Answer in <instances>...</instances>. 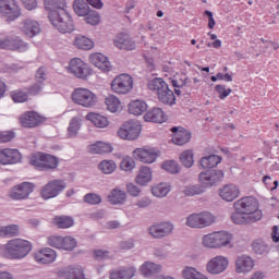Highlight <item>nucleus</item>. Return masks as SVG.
<instances>
[{
    "label": "nucleus",
    "mask_w": 279,
    "mask_h": 279,
    "mask_svg": "<svg viewBox=\"0 0 279 279\" xmlns=\"http://www.w3.org/2000/svg\"><path fill=\"white\" fill-rule=\"evenodd\" d=\"M32 252V242L23 239H13L0 245V255L10 260H21Z\"/></svg>",
    "instance_id": "nucleus-1"
},
{
    "label": "nucleus",
    "mask_w": 279,
    "mask_h": 279,
    "mask_svg": "<svg viewBox=\"0 0 279 279\" xmlns=\"http://www.w3.org/2000/svg\"><path fill=\"white\" fill-rule=\"evenodd\" d=\"M48 19L51 25L60 32L61 34H71L75 31V24L73 23V17L63 9L59 12H50Z\"/></svg>",
    "instance_id": "nucleus-2"
},
{
    "label": "nucleus",
    "mask_w": 279,
    "mask_h": 279,
    "mask_svg": "<svg viewBox=\"0 0 279 279\" xmlns=\"http://www.w3.org/2000/svg\"><path fill=\"white\" fill-rule=\"evenodd\" d=\"M234 210L243 213L253 221H260L263 219V211L258 209V202L254 197H243L238 199L234 204Z\"/></svg>",
    "instance_id": "nucleus-3"
},
{
    "label": "nucleus",
    "mask_w": 279,
    "mask_h": 279,
    "mask_svg": "<svg viewBox=\"0 0 279 279\" xmlns=\"http://www.w3.org/2000/svg\"><path fill=\"white\" fill-rule=\"evenodd\" d=\"M231 241H232V234L226 231L208 233L204 235L202 239V243L204 247H209L211 250L226 247V245H230Z\"/></svg>",
    "instance_id": "nucleus-4"
},
{
    "label": "nucleus",
    "mask_w": 279,
    "mask_h": 279,
    "mask_svg": "<svg viewBox=\"0 0 279 279\" xmlns=\"http://www.w3.org/2000/svg\"><path fill=\"white\" fill-rule=\"evenodd\" d=\"M29 165L38 169V171H49L58 169L59 161L58 157L53 155L38 153L31 158Z\"/></svg>",
    "instance_id": "nucleus-5"
},
{
    "label": "nucleus",
    "mask_w": 279,
    "mask_h": 279,
    "mask_svg": "<svg viewBox=\"0 0 279 279\" xmlns=\"http://www.w3.org/2000/svg\"><path fill=\"white\" fill-rule=\"evenodd\" d=\"M72 101L83 108H93L97 105V96L87 88H76L72 93Z\"/></svg>",
    "instance_id": "nucleus-6"
},
{
    "label": "nucleus",
    "mask_w": 279,
    "mask_h": 279,
    "mask_svg": "<svg viewBox=\"0 0 279 279\" xmlns=\"http://www.w3.org/2000/svg\"><path fill=\"white\" fill-rule=\"evenodd\" d=\"M141 122L136 120H130L124 122L118 130L119 138L123 141H136L141 136Z\"/></svg>",
    "instance_id": "nucleus-7"
},
{
    "label": "nucleus",
    "mask_w": 279,
    "mask_h": 279,
    "mask_svg": "<svg viewBox=\"0 0 279 279\" xmlns=\"http://www.w3.org/2000/svg\"><path fill=\"white\" fill-rule=\"evenodd\" d=\"M215 223V216L208 211L192 214L187 216L185 226L189 228H208Z\"/></svg>",
    "instance_id": "nucleus-8"
},
{
    "label": "nucleus",
    "mask_w": 279,
    "mask_h": 279,
    "mask_svg": "<svg viewBox=\"0 0 279 279\" xmlns=\"http://www.w3.org/2000/svg\"><path fill=\"white\" fill-rule=\"evenodd\" d=\"M134 88V80L129 74H120L111 82V90L118 95H128Z\"/></svg>",
    "instance_id": "nucleus-9"
},
{
    "label": "nucleus",
    "mask_w": 279,
    "mask_h": 279,
    "mask_svg": "<svg viewBox=\"0 0 279 279\" xmlns=\"http://www.w3.org/2000/svg\"><path fill=\"white\" fill-rule=\"evenodd\" d=\"M223 180V171L221 170H206L198 174V182L204 189H210Z\"/></svg>",
    "instance_id": "nucleus-10"
},
{
    "label": "nucleus",
    "mask_w": 279,
    "mask_h": 279,
    "mask_svg": "<svg viewBox=\"0 0 279 279\" xmlns=\"http://www.w3.org/2000/svg\"><path fill=\"white\" fill-rule=\"evenodd\" d=\"M0 14L8 21H16L21 16V7L16 0H0Z\"/></svg>",
    "instance_id": "nucleus-11"
},
{
    "label": "nucleus",
    "mask_w": 279,
    "mask_h": 279,
    "mask_svg": "<svg viewBox=\"0 0 279 279\" xmlns=\"http://www.w3.org/2000/svg\"><path fill=\"white\" fill-rule=\"evenodd\" d=\"M64 189H66L64 180H51L43 186L41 197L43 199H52V197H58Z\"/></svg>",
    "instance_id": "nucleus-12"
},
{
    "label": "nucleus",
    "mask_w": 279,
    "mask_h": 279,
    "mask_svg": "<svg viewBox=\"0 0 279 279\" xmlns=\"http://www.w3.org/2000/svg\"><path fill=\"white\" fill-rule=\"evenodd\" d=\"M228 265H230V260H228V257L223 255H218L207 262L206 271L211 276H219V274H223V271L228 269Z\"/></svg>",
    "instance_id": "nucleus-13"
},
{
    "label": "nucleus",
    "mask_w": 279,
    "mask_h": 279,
    "mask_svg": "<svg viewBox=\"0 0 279 279\" xmlns=\"http://www.w3.org/2000/svg\"><path fill=\"white\" fill-rule=\"evenodd\" d=\"M68 71L80 80H86L90 75V68L80 58L70 61Z\"/></svg>",
    "instance_id": "nucleus-14"
},
{
    "label": "nucleus",
    "mask_w": 279,
    "mask_h": 279,
    "mask_svg": "<svg viewBox=\"0 0 279 279\" xmlns=\"http://www.w3.org/2000/svg\"><path fill=\"white\" fill-rule=\"evenodd\" d=\"M0 49L9 51H27L29 45L20 37H7L0 39Z\"/></svg>",
    "instance_id": "nucleus-15"
},
{
    "label": "nucleus",
    "mask_w": 279,
    "mask_h": 279,
    "mask_svg": "<svg viewBox=\"0 0 279 279\" xmlns=\"http://www.w3.org/2000/svg\"><path fill=\"white\" fill-rule=\"evenodd\" d=\"M35 185L32 182H23L11 189V199H27L34 193Z\"/></svg>",
    "instance_id": "nucleus-16"
},
{
    "label": "nucleus",
    "mask_w": 279,
    "mask_h": 279,
    "mask_svg": "<svg viewBox=\"0 0 279 279\" xmlns=\"http://www.w3.org/2000/svg\"><path fill=\"white\" fill-rule=\"evenodd\" d=\"M148 233L153 239H165L173 234V225L171 222H159L149 227Z\"/></svg>",
    "instance_id": "nucleus-17"
},
{
    "label": "nucleus",
    "mask_w": 279,
    "mask_h": 279,
    "mask_svg": "<svg viewBox=\"0 0 279 279\" xmlns=\"http://www.w3.org/2000/svg\"><path fill=\"white\" fill-rule=\"evenodd\" d=\"M133 156L141 162L151 165L153 162H156V159L158 158V151H156L155 148H136L133 151Z\"/></svg>",
    "instance_id": "nucleus-18"
},
{
    "label": "nucleus",
    "mask_w": 279,
    "mask_h": 279,
    "mask_svg": "<svg viewBox=\"0 0 279 279\" xmlns=\"http://www.w3.org/2000/svg\"><path fill=\"white\" fill-rule=\"evenodd\" d=\"M22 128H38L43 123V117L36 111H27L20 117Z\"/></svg>",
    "instance_id": "nucleus-19"
},
{
    "label": "nucleus",
    "mask_w": 279,
    "mask_h": 279,
    "mask_svg": "<svg viewBox=\"0 0 279 279\" xmlns=\"http://www.w3.org/2000/svg\"><path fill=\"white\" fill-rule=\"evenodd\" d=\"M16 162H21V153L19 149L4 148L0 150L1 165H16Z\"/></svg>",
    "instance_id": "nucleus-20"
},
{
    "label": "nucleus",
    "mask_w": 279,
    "mask_h": 279,
    "mask_svg": "<svg viewBox=\"0 0 279 279\" xmlns=\"http://www.w3.org/2000/svg\"><path fill=\"white\" fill-rule=\"evenodd\" d=\"M59 276L64 279H86L82 266H68L59 271Z\"/></svg>",
    "instance_id": "nucleus-21"
},
{
    "label": "nucleus",
    "mask_w": 279,
    "mask_h": 279,
    "mask_svg": "<svg viewBox=\"0 0 279 279\" xmlns=\"http://www.w3.org/2000/svg\"><path fill=\"white\" fill-rule=\"evenodd\" d=\"M89 61L102 71L104 73H108V71H111L112 65L110 64V61L108 60V57L104 56L102 53L96 52L89 56Z\"/></svg>",
    "instance_id": "nucleus-22"
},
{
    "label": "nucleus",
    "mask_w": 279,
    "mask_h": 279,
    "mask_svg": "<svg viewBox=\"0 0 279 279\" xmlns=\"http://www.w3.org/2000/svg\"><path fill=\"white\" fill-rule=\"evenodd\" d=\"M251 269H254V259L250 255H240L235 259L236 274H247Z\"/></svg>",
    "instance_id": "nucleus-23"
},
{
    "label": "nucleus",
    "mask_w": 279,
    "mask_h": 279,
    "mask_svg": "<svg viewBox=\"0 0 279 279\" xmlns=\"http://www.w3.org/2000/svg\"><path fill=\"white\" fill-rule=\"evenodd\" d=\"M21 29L28 38H34L40 34V24L34 20L25 19L21 24Z\"/></svg>",
    "instance_id": "nucleus-24"
},
{
    "label": "nucleus",
    "mask_w": 279,
    "mask_h": 279,
    "mask_svg": "<svg viewBox=\"0 0 279 279\" xmlns=\"http://www.w3.org/2000/svg\"><path fill=\"white\" fill-rule=\"evenodd\" d=\"M172 132V142L174 145H186L191 141V132L184 130L183 128L173 126Z\"/></svg>",
    "instance_id": "nucleus-25"
},
{
    "label": "nucleus",
    "mask_w": 279,
    "mask_h": 279,
    "mask_svg": "<svg viewBox=\"0 0 279 279\" xmlns=\"http://www.w3.org/2000/svg\"><path fill=\"white\" fill-rule=\"evenodd\" d=\"M57 256L58 254L52 248L47 247L35 254V260L39 265H49L56 260Z\"/></svg>",
    "instance_id": "nucleus-26"
},
{
    "label": "nucleus",
    "mask_w": 279,
    "mask_h": 279,
    "mask_svg": "<svg viewBox=\"0 0 279 279\" xmlns=\"http://www.w3.org/2000/svg\"><path fill=\"white\" fill-rule=\"evenodd\" d=\"M240 193L241 191L239 190V186L234 184H227L220 189L219 195L225 202H234V199L239 197Z\"/></svg>",
    "instance_id": "nucleus-27"
},
{
    "label": "nucleus",
    "mask_w": 279,
    "mask_h": 279,
    "mask_svg": "<svg viewBox=\"0 0 279 279\" xmlns=\"http://www.w3.org/2000/svg\"><path fill=\"white\" fill-rule=\"evenodd\" d=\"M114 45L118 49H124L125 51H134L136 49V41L132 40V37L126 34H120L114 39Z\"/></svg>",
    "instance_id": "nucleus-28"
},
{
    "label": "nucleus",
    "mask_w": 279,
    "mask_h": 279,
    "mask_svg": "<svg viewBox=\"0 0 279 279\" xmlns=\"http://www.w3.org/2000/svg\"><path fill=\"white\" fill-rule=\"evenodd\" d=\"M171 83L178 97H180V95H184L186 93V88H191V80L186 77V75H182L181 78H174Z\"/></svg>",
    "instance_id": "nucleus-29"
},
{
    "label": "nucleus",
    "mask_w": 279,
    "mask_h": 279,
    "mask_svg": "<svg viewBox=\"0 0 279 279\" xmlns=\"http://www.w3.org/2000/svg\"><path fill=\"white\" fill-rule=\"evenodd\" d=\"M161 270H162V266H160V264H156L153 262H145L140 267V272L145 278H151V276H155V274H160Z\"/></svg>",
    "instance_id": "nucleus-30"
},
{
    "label": "nucleus",
    "mask_w": 279,
    "mask_h": 279,
    "mask_svg": "<svg viewBox=\"0 0 279 279\" xmlns=\"http://www.w3.org/2000/svg\"><path fill=\"white\" fill-rule=\"evenodd\" d=\"M145 121H150L151 123H165L167 121V117L165 116V111L160 108H153L146 112L144 116Z\"/></svg>",
    "instance_id": "nucleus-31"
},
{
    "label": "nucleus",
    "mask_w": 279,
    "mask_h": 279,
    "mask_svg": "<svg viewBox=\"0 0 279 279\" xmlns=\"http://www.w3.org/2000/svg\"><path fill=\"white\" fill-rule=\"evenodd\" d=\"M149 90H153L157 97L169 88V84L160 77L153 78L147 84Z\"/></svg>",
    "instance_id": "nucleus-32"
},
{
    "label": "nucleus",
    "mask_w": 279,
    "mask_h": 279,
    "mask_svg": "<svg viewBox=\"0 0 279 279\" xmlns=\"http://www.w3.org/2000/svg\"><path fill=\"white\" fill-rule=\"evenodd\" d=\"M108 199L110 204H112L113 206H118L121 204H125V199H128V194L125 193V191L116 187L108 195Z\"/></svg>",
    "instance_id": "nucleus-33"
},
{
    "label": "nucleus",
    "mask_w": 279,
    "mask_h": 279,
    "mask_svg": "<svg viewBox=\"0 0 279 279\" xmlns=\"http://www.w3.org/2000/svg\"><path fill=\"white\" fill-rule=\"evenodd\" d=\"M45 9L51 14V12H62L66 10V0H44Z\"/></svg>",
    "instance_id": "nucleus-34"
},
{
    "label": "nucleus",
    "mask_w": 279,
    "mask_h": 279,
    "mask_svg": "<svg viewBox=\"0 0 279 279\" xmlns=\"http://www.w3.org/2000/svg\"><path fill=\"white\" fill-rule=\"evenodd\" d=\"M136 276V268L130 267L122 270H113L110 274V279H132Z\"/></svg>",
    "instance_id": "nucleus-35"
},
{
    "label": "nucleus",
    "mask_w": 279,
    "mask_h": 279,
    "mask_svg": "<svg viewBox=\"0 0 279 279\" xmlns=\"http://www.w3.org/2000/svg\"><path fill=\"white\" fill-rule=\"evenodd\" d=\"M147 111V102L144 100H133L129 105L130 114H134L135 117H140L143 112Z\"/></svg>",
    "instance_id": "nucleus-36"
},
{
    "label": "nucleus",
    "mask_w": 279,
    "mask_h": 279,
    "mask_svg": "<svg viewBox=\"0 0 279 279\" xmlns=\"http://www.w3.org/2000/svg\"><path fill=\"white\" fill-rule=\"evenodd\" d=\"M74 45L75 47H77V49H83L84 51H90V49L95 47V43H93V39L83 35H78L75 37Z\"/></svg>",
    "instance_id": "nucleus-37"
},
{
    "label": "nucleus",
    "mask_w": 279,
    "mask_h": 279,
    "mask_svg": "<svg viewBox=\"0 0 279 279\" xmlns=\"http://www.w3.org/2000/svg\"><path fill=\"white\" fill-rule=\"evenodd\" d=\"M183 279H208L206 275L197 270V268L192 266H185L182 270Z\"/></svg>",
    "instance_id": "nucleus-38"
},
{
    "label": "nucleus",
    "mask_w": 279,
    "mask_h": 279,
    "mask_svg": "<svg viewBox=\"0 0 279 279\" xmlns=\"http://www.w3.org/2000/svg\"><path fill=\"white\" fill-rule=\"evenodd\" d=\"M90 154H110L112 153V145L104 142H97L89 146Z\"/></svg>",
    "instance_id": "nucleus-39"
},
{
    "label": "nucleus",
    "mask_w": 279,
    "mask_h": 279,
    "mask_svg": "<svg viewBox=\"0 0 279 279\" xmlns=\"http://www.w3.org/2000/svg\"><path fill=\"white\" fill-rule=\"evenodd\" d=\"M52 223L57 228H60L61 230H64L66 228H72L74 221H73V218H71L69 216H56L52 219Z\"/></svg>",
    "instance_id": "nucleus-40"
},
{
    "label": "nucleus",
    "mask_w": 279,
    "mask_h": 279,
    "mask_svg": "<svg viewBox=\"0 0 279 279\" xmlns=\"http://www.w3.org/2000/svg\"><path fill=\"white\" fill-rule=\"evenodd\" d=\"M87 121H92L96 128H108V118L99 113H88L86 116Z\"/></svg>",
    "instance_id": "nucleus-41"
},
{
    "label": "nucleus",
    "mask_w": 279,
    "mask_h": 279,
    "mask_svg": "<svg viewBox=\"0 0 279 279\" xmlns=\"http://www.w3.org/2000/svg\"><path fill=\"white\" fill-rule=\"evenodd\" d=\"M136 182L140 186H145L148 182H151V169L149 167H142L136 177Z\"/></svg>",
    "instance_id": "nucleus-42"
},
{
    "label": "nucleus",
    "mask_w": 279,
    "mask_h": 279,
    "mask_svg": "<svg viewBox=\"0 0 279 279\" xmlns=\"http://www.w3.org/2000/svg\"><path fill=\"white\" fill-rule=\"evenodd\" d=\"M219 162H221V157L218 155H209L201 159V167H203V169H214Z\"/></svg>",
    "instance_id": "nucleus-43"
},
{
    "label": "nucleus",
    "mask_w": 279,
    "mask_h": 279,
    "mask_svg": "<svg viewBox=\"0 0 279 279\" xmlns=\"http://www.w3.org/2000/svg\"><path fill=\"white\" fill-rule=\"evenodd\" d=\"M231 220L233 221V223H236V226H243L245 223H255L256 220H254V218H250V216L240 213L238 210H235V213H233L231 215Z\"/></svg>",
    "instance_id": "nucleus-44"
},
{
    "label": "nucleus",
    "mask_w": 279,
    "mask_h": 279,
    "mask_svg": "<svg viewBox=\"0 0 279 279\" xmlns=\"http://www.w3.org/2000/svg\"><path fill=\"white\" fill-rule=\"evenodd\" d=\"M73 10L77 16H86L90 12V7L85 0H74Z\"/></svg>",
    "instance_id": "nucleus-45"
},
{
    "label": "nucleus",
    "mask_w": 279,
    "mask_h": 279,
    "mask_svg": "<svg viewBox=\"0 0 279 279\" xmlns=\"http://www.w3.org/2000/svg\"><path fill=\"white\" fill-rule=\"evenodd\" d=\"M158 100L165 106H173L175 104V94L169 87L157 96Z\"/></svg>",
    "instance_id": "nucleus-46"
},
{
    "label": "nucleus",
    "mask_w": 279,
    "mask_h": 279,
    "mask_svg": "<svg viewBox=\"0 0 279 279\" xmlns=\"http://www.w3.org/2000/svg\"><path fill=\"white\" fill-rule=\"evenodd\" d=\"M171 192V185L169 183H159L151 189V193L155 197H167Z\"/></svg>",
    "instance_id": "nucleus-47"
},
{
    "label": "nucleus",
    "mask_w": 279,
    "mask_h": 279,
    "mask_svg": "<svg viewBox=\"0 0 279 279\" xmlns=\"http://www.w3.org/2000/svg\"><path fill=\"white\" fill-rule=\"evenodd\" d=\"M98 169L105 173V175H110V173H114V171H117V163L112 160H102L98 165Z\"/></svg>",
    "instance_id": "nucleus-48"
},
{
    "label": "nucleus",
    "mask_w": 279,
    "mask_h": 279,
    "mask_svg": "<svg viewBox=\"0 0 279 279\" xmlns=\"http://www.w3.org/2000/svg\"><path fill=\"white\" fill-rule=\"evenodd\" d=\"M184 195L187 197H195V195H203L206 189L202 184L189 185L183 190Z\"/></svg>",
    "instance_id": "nucleus-49"
},
{
    "label": "nucleus",
    "mask_w": 279,
    "mask_h": 279,
    "mask_svg": "<svg viewBox=\"0 0 279 279\" xmlns=\"http://www.w3.org/2000/svg\"><path fill=\"white\" fill-rule=\"evenodd\" d=\"M61 250H65L66 252H73L77 247V240L71 235H66L62 238Z\"/></svg>",
    "instance_id": "nucleus-50"
},
{
    "label": "nucleus",
    "mask_w": 279,
    "mask_h": 279,
    "mask_svg": "<svg viewBox=\"0 0 279 279\" xmlns=\"http://www.w3.org/2000/svg\"><path fill=\"white\" fill-rule=\"evenodd\" d=\"M105 104L109 112H119V108H121V101L112 95L106 98Z\"/></svg>",
    "instance_id": "nucleus-51"
},
{
    "label": "nucleus",
    "mask_w": 279,
    "mask_h": 279,
    "mask_svg": "<svg viewBox=\"0 0 279 279\" xmlns=\"http://www.w3.org/2000/svg\"><path fill=\"white\" fill-rule=\"evenodd\" d=\"M253 252L255 254H259V256H265L270 251V247L268 244H265L263 241H254L252 243Z\"/></svg>",
    "instance_id": "nucleus-52"
},
{
    "label": "nucleus",
    "mask_w": 279,
    "mask_h": 279,
    "mask_svg": "<svg viewBox=\"0 0 279 279\" xmlns=\"http://www.w3.org/2000/svg\"><path fill=\"white\" fill-rule=\"evenodd\" d=\"M29 98V94L22 89H16L11 92V99L14 101V104H25L27 99Z\"/></svg>",
    "instance_id": "nucleus-53"
},
{
    "label": "nucleus",
    "mask_w": 279,
    "mask_h": 279,
    "mask_svg": "<svg viewBox=\"0 0 279 279\" xmlns=\"http://www.w3.org/2000/svg\"><path fill=\"white\" fill-rule=\"evenodd\" d=\"M180 160L183 167L191 169V167H193L195 163V160L193 159V150H184L180 156Z\"/></svg>",
    "instance_id": "nucleus-54"
},
{
    "label": "nucleus",
    "mask_w": 279,
    "mask_h": 279,
    "mask_svg": "<svg viewBox=\"0 0 279 279\" xmlns=\"http://www.w3.org/2000/svg\"><path fill=\"white\" fill-rule=\"evenodd\" d=\"M0 236H19V226L10 225L0 228Z\"/></svg>",
    "instance_id": "nucleus-55"
},
{
    "label": "nucleus",
    "mask_w": 279,
    "mask_h": 279,
    "mask_svg": "<svg viewBox=\"0 0 279 279\" xmlns=\"http://www.w3.org/2000/svg\"><path fill=\"white\" fill-rule=\"evenodd\" d=\"M80 128H82V124L80 123V118L77 117L72 118L68 128L69 136H77V133L80 132Z\"/></svg>",
    "instance_id": "nucleus-56"
},
{
    "label": "nucleus",
    "mask_w": 279,
    "mask_h": 279,
    "mask_svg": "<svg viewBox=\"0 0 279 279\" xmlns=\"http://www.w3.org/2000/svg\"><path fill=\"white\" fill-rule=\"evenodd\" d=\"M83 201L85 202V204H89V206H97L101 204V196L95 193H87L83 197Z\"/></svg>",
    "instance_id": "nucleus-57"
},
{
    "label": "nucleus",
    "mask_w": 279,
    "mask_h": 279,
    "mask_svg": "<svg viewBox=\"0 0 279 279\" xmlns=\"http://www.w3.org/2000/svg\"><path fill=\"white\" fill-rule=\"evenodd\" d=\"M134 167H136V162L132 157H124L120 162V169H122V171H132Z\"/></svg>",
    "instance_id": "nucleus-58"
},
{
    "label": "nucleus",
    "mask_w": 279,
    "mask_h": 279,
    "mask_svg": "<svg viewBox=\"0 0 279 279\" xmlns=\"http://www.w3.org/2000/svg\"><path fill=\"white\" fill-rule=\"evenodd\" d=\"M62 236L60 235H50L47 238V243L50 247H56L57 250H62Z\"/></svg>",
    "instance_id": "nucleus-59"
},
{
    "label": "nucleus",
    "mask_w": 279,
    "mask_h": 279,
    "mask_svg": "<svg viewBox=\"0 0 279 279\" xmlns=\"http://www.w3.org/2000/svg\"><path fill=\"white\" fill-rule=\"evenodd\" d=\"M162 169L168 171V173H180V167L178 166V162L173 160L163 162Z\"/></svg>",
    "instance_id": "nucleus-60"
},
{
    "label": "nucleus",
    "mask_w": 279,
    "mask_h": 279,
    "mask_svg": "<svg viewBox=\"0 0 279 279\" xmlns=\"http://www.w3.org/2000/svg\"><path fill=\"white\" fill-rule=\"evenodd\" d=\"M85 16V21L88 25H99L100 17L99 13L96 11H89Z\"/></svg>",
    "instance_id": "nucleus-61"
},
{
    "label": "nucleus",
    "mask_w": 279,
    "mask_h": 279,
    "mask_svg": "<svg viewBox=\"0 0 279 279\" xmlns=\"http://www.w3.org/2000/svg\"><path fill=\"white\" fill-rule=\"evenodd\" d=\"M43 81H39L37 83H35L34 85H32L31 87H28V95H31L32 97H36V95H40V93L43 92Z\"/></svg>",
    "instance_id": "nucleus-62"
},
{
    "label": "nucleus",
    "mask_w": 279,
    "mask_h": 279,
    "mask_svg": "<svg viewBox=\"0 0 279 279\" xmlns=\"http://www.w3.org/2000/svg\"><path fill=\"white\" fill-rule=\"evenodd\" d=\"M215 90L218 92L220 99H226L232 93V89L226 88V85H216Z\"/></svg>",
    "instance_id": "nucleus-63"
},
{
    "label": "nucleus",
    "mask_w": 279,
    "mask_h": 279,
    "mask_svg": "<svg viewBox=\"0 0 279 279\" xmlns=\"http://www.w3.org/2000/svg\"><path fill=\"white\" fill-rule=\"evenodd\" d=\"M15 136L12 131H0V143H10Z\"/></svg>",
    "instance_id": "nucleus-64"
}]
</instances>
